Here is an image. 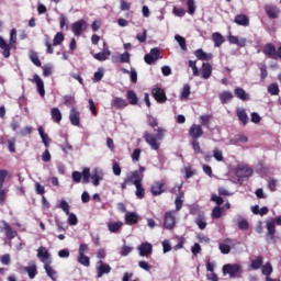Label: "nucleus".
<instances>
[{
	"label": "nucleus",
	"instance_id": "f257e3e1",
	"mask_svg": "<svg viewBox=\"0 0 281 281\" xmlns=\"http://www.w3.org/2000/svg\"><path fill=\"white\" fill-rule=\"evenodd\" d=\"M268 234H267V241L268 243H273L274 237H276V220L270 218L266 223Z\"/></svg>",
	"mask_w": 281,
	"mask_h": 281
},
{
	"label": "nucleus",
	"instance_id": "f03ea898",
	"mask_svg": "<svg viewBox=\"0 0 281 281\" xmlns=\"http://www.w3.org/2000/svg\"><path fill=\"white\" fill-rule=\"evenodd\" d=\"M143 180H144V175H140L137 171L130 172L125 177V181L133 183V186H138L139 183H142Z\"/></svg>",
	"mask_w": 281,
	"mask_h": 281
},
{
	"label": "nucleus",
	"instance_id": "7ed1b4c3",
	"mask_svg": "<svg viewBox=\"0 0 281 281\" xmlns=\"http://www.w3.org/2000/svg\"><path fill=\"white\" fill-rule=\"evenodd\" d=\"M150 192L154 196H159V194H164L166 192V181H157L155 182L151 188Z\"/></svg>",
	"mask_w": 281,
	"mask_h": 281
},
{
	"label": "nucleus",
	"instance_id": "20e7f679",
	"mask_svg": "<svg viewBox=\"0 0 281 281\" xmlns=\"http://www.w3.org/2000/svg\"><path fill=\"white\" fill-rule=\"evenodd\" d=\"M240 271V265L235 263H227L223 267V273L226 274L228 273V276L231 278H236V274Z\"/></svg>",
	"mask_w": 281,
	"mask_h": 281
},
{
	"label": "nucleus",
	"instance_id": "39448f33",
	"mask_svg": "<svg viewBox=\"0 0 281 281\" xmlns=\"http://www.w3.org/2000/svg\"><path fill=\"white\" fill-rule=\"evenodd\" d=\"M151 94L155 98V100L160 104H164L166 100H168V98L166 97V91H164V89L161 88H153Z\"/></svg>",
	"mask_w": 281,
	"mask_h": 281
},
{
	"label": "nucleus",
	"instance_id": "423d86ee",
	"mask_svg": "<svg viewBox=\"0 0 281 281\" xmlns=\"http://www.w3.org/2000/svg\"><path fill=\"white\" fill-rule=\"evenodd\" d=\"M37 258H40L42 260V262H44V265L52 263L49 251L47 250V248H45L43 246H41L37 249Z\"/></svg>",
	"mask_w": 281,
	"mask_h": 281
},
{
	"label": "nucleus",
	"instance_id": "0eeeda50",
	"mask_svg": "<svg viewBox=\"0 0 281 281\" xmlns=\"http://www.w3.org/2000/svg\"><path fill=\"white\" fill-rule=\"evenodd\" d=\"M87 30V22L85 20H79L72 24V32L75 36H80L82 32Z\"/></svg>",
	"mask_w": 281,
	"mask_h": 281
},
{
	"label": "nucleus",
	"instance_id": "6e6552de",
	"mask_svg": "<svg viewBox=\"0 0 281 281\" xmlns=\"http://www.w3.org/2000/svg\"><path fill=\"white\" fill-rule=\"evenodd\" d=\"M159 54H160L159 48H153L149 54L145 55V63H147V65H153V63H156V60H159L160 58Z\"/></svg>",
	"mask_w": 281,
	"mask_h": 281
},
{
	"label": "nucleus",
	"instance_id": "1a4fd4ad",
	"mask_svg": "<svg viewBox=\"0 0 281 281\" xmlns=\"http://www.w3.org/2000/svg\"><path fill=\"white\" fill-rule=\"evenodd\" d=\"M111 106L112 109H119V110L126 109V106H128V102L126 101V99L115 97L111 101Z\"/></svg>",
	"mask_w": 281,
	"mask_h": 281
},
{
	"label": "nucleus",
	"instance_id": "9d476101",
	"mask_svg": "<svg viewBox=\"0 0 281 281\" xmlns=\"http://www.w3.org/2000/svg\"><path fill=\"white\" fill-rule=\"evenodd\" d=\"M203 135V127L201 125L193 124L189 128V136L192 137V139H199Z\"/></svg>",
	"mask_w": 281,
	"mask_h": 281
},
{
	"label": "nucleus",
	"instance_id": "9b49d317",
	"mask_svg": "<svg viewBox=\"0 0 281 281\" xmlns=\"http://www.w3.org/2000/svg\"><path fill=\"white\" fill-rule=\"evenodd\" d=\"M97 265H98L97 267L98 278H102L104 273H111V266L104 263V261L100 260L97 262Z\"/></svg>",
	"mask_w": 281,
	"mask_h": 281
},
{
	"label": "nucleus",
	"instance_id": "f8f14e48",
	"mask_svg": "<svg viewBox=\"0 0 281 281\" xmlns=\"http://www.w3.org/2000/svg\"><path fill=\"white\" fill-rule=\"evenodd\" d=\"M32 82H35L41 98H45V83L43 82V79H41L38 75H34Z\"/></svg>",
	"mask_w": 281,
	"mask_h": 281
},
{
	"label": "nucleus",
	"instance_id": "ddd939ff",
	"mask_svg": "<svg viewBox=\"0 0 281 281\" xmlns=\"http://www.w3.org/2000/svg\"><path fill=\"white\" fill-rule=\"evenodd\" d=\"M263 54L273 60H278V53L276 50V46L273 44H267L263 47Z\"/></svg>",
	"mask_w": 281,
	"mask_h": 281
},
{
	"label": "nucleus",
	"instance_id": "4468645a",
	"mask_svg": "<svg viewBox=\"0 0 281 281\" xmlns=\"http://www.w3.org/2000/svg\"><path fill=\"white\" fill-rule=\"evenodd\" d=\"M3 231L5 232V236L9 240H12V238H16L19 236V233L16 231L12 229V226L8 224L5 221H2Z\"/></svg>",
	"mask_w": 281,
	"mask_h": 281
},
{
	"label": "nucleus",
	"instance_id": "2eb2a0df",
	"mask_svg": "<svg viewBox=\"0 0 281 281\" xmlns=\"http://www.w3.org/2000/svg\"><path fill=\"white\" fill-rule=\"evenodd\" d=\"M144 139L149 144L153 150H157L159 148V143L157 142L158 138H156L155 135L146 133Z\"/></svg>",
	"mask_w": 281,
	"mask_h": 281
},
{
	"label": "nucleus",
	"instance_id": "dca6fc26",
	"mask_svg": "<svg viewBox=\"0 0 281 281\" xmlns=\"http://www.w3.org/2000/svg\"><path fill=\"white\" fill-rule=\"evenodd\" d=\"M69 120L74 126H80V112L78 109H71Z\"/></svg>",
	"mask_w": 281,
	"mask_h": 281
},
{
	"label": "nucleus",
	"instance_id": "f3484780",
	"mask_svg": "<svg viewBox=\"0 0 281 281\" xmlns=\"http://www.w3.org/2000/svg\"><path fill=\"white\" fill-rule=\"evenodd\" d=\"M138 251H139V256H150V254H153V245L149 243H143L139 247H138Z\"/></svg>",
	"mask_w": 281,
	"mask_h": 281
},
{
	"label": "nucleus",
	"instance_id": "a211bd4d",
	"mask_svg": "<svg viewBox=\"0 0 281 281\" xmlns=\"http://www.w3.org/2000/svg\"><path fill=\"white\" fill-rule=\"evenodd\" d=\"M139 221V215L135 212H128L125 215V223L126 225H136Z\"/></svg>",
	"mask_w": 281,
	"mask_h": 281
},
{
	"label": "nucleus",
	"instance_id": "6ab92c4d",
	"mask_svg": "<svg viewBox=\"0 0 281 281\" xmlns=\"http://www.w3.org/2000/svg\"><path fill=\"white\" fill-rule=\"evenodd\" d=\"M175 215L172 212H167L165 214V227L166 229H172L175 227Z\"/></svg>",
	"mask_w": 281,
	"mask_h": 281
},
{
	"label": "nucleus",
	"instance_id": "aec40b11",
	"mask_svg": "<svg viewBox=\"0 0 281 281\" xmlns=\"http://www.w3.org/2000/svg\"><path fill=\"white\" fill-rule=\"evenodd\" d=\"M50 265L52 263L44 265V269L48 278L52 279L53 281H56L58 280V272L54 270V268Z\"/></svg>",
	"mask_w": 281,
	"mask_h": 281
},
{
	"label": "nucleus",
	"instance_id": "412c9836",
	"mask_svg": "<svg viewBox=\"0 0 281 281\" xmlns=\"http://www.w3.org/2000/svg\"><path fill=\"white\" fill-rule=\"evenodd\" d=\"M266 12L269 19H278L280 16V10L274 5H266Z\"/></svg>",
	"mask_w": 281,
	"mask_h": 281
},
{
	"label": "nucleus",
	"instance_id": "4be33fe9",
	"mask_svg": "<svg viewBox=\"0 0 281 281\" xmlns=\"http://www.w3.org/2000/svg\"><path fill=\"white\" fill-rule=\"evenodd\" d=\"M228 42L231 43V45H237V47H245V45H247L246 38H238L234 35L228 36Z\"/></svg>",
	"mask_w": 281,
	"mask_h": 281
},
{
	"label": "nucleus",
	"instance_id": "5701e85b",
	"mask_svg": "<svg viewBox=\"0 0 281 281\" xmlns=\"http://www.w3.org/2000/svg\"><path fill=\"white\" fill-rule=\"evenodd\" d=\"M195 56L199 58V60H212L214 58V55L212 53H205L203 49L195 50Z\"/></svg>",
	"mask_w": 281,
	"mask_h": 281
},
{
	"label": "nucleus",
	"instance_id": "b1692460",
	"mask_svg": "<svg viewBox=\"0 0 281 281\" xmlns=\"http://www.w3.org/2000/svg\"><path fill=\"white\" fill-rule=\"evenodd\" d=\"M109 56H111V50H109V48H103V50L101 53H97L93 55V58H95V60H108Z\"/></svg>",
	"mask_w": 281,
	"mask_h": 281
},
{
	"label": "nucleus",
	"instance_id": "393cba45",
	"mask_svg": "<svg viewBox=\"0 0 281 281\" xmlns=\"http://www.w3.org/2000/svg\"><path fill=\"white\" fill-rule=\"evenodd\" d=\"M122 225H124V223H122V222H110L108 224V229L112 234H117V232L122 229Z\"/></svg>",
	"mask_w": 281,
	"mask_h": 281
},
{
	"label": "nucleus",
	"instance_id": "a878e982",
	"mask_svg": "<svg viewBox=\"0 0 281 281\" xmlns=\"http://www.w3.org/2000/svg\"><path fill=\"white\" fill-rule=\"evenodd\" d=\"M21 270L24 271L25 273H29V278H31V280H34V278H36V265L35 263H33L32 266H29V267H22Z\"/></svg>",
	"mask_w": 281,
	"mask_h": 281
},
{
	"label": "nucleus",
	"instance_id": "bb28decb",
	"mask_svg": "<svg viewBox=\"0 0 281 281\" xmlns=\"http://www.w3.org/2000/svg\"><path fill=\"white\" fill-rule=\"evenodd\" d=\"M52 120L55 121L57 124H60L63 120V113H60V110L58 108H53L50 110Z\"/></svg>",
	"mask_w": 281,
	"mask_h": 281
},
{
	"label": "nucleus",
	"instance_id": "cd10ccee",
	"mask_svg": "<svg viewBox=\"0 0 281 281\" xmlns=\"http://www.w3.org/2000/svg\"><path fill=\"white\" fill-rule=\"evenodd\" d=\"M210 76H212V65H210V63H204L202 65V78H204V80H207Z\"/></svg>",
	"mask_w": 281,
	"mask_h": 281
},
{
	"label": "nucleus",
	"instance_id": "c85d7f7f",
	"mask_svg": "<svg viewBox=\"0 0 281 281\" xmlns=\"http://www.w3.org/2000/svg\"><path fill=\"white\" fill-rule=\"evenodd\" d=\"M235 95L244 102H247V100H249V93H247L243 88H235Z\"/></svg>",
	"mask_w": 281,
	"mask_h": 281
},
{
	"label": "nucleus",
	"instance_id": "c756f323",
	"mask_svg": "<svg viewBox=\"0 0 281 281\" xmlns=\"http://www.w3.org/2000/svg\"><path fill=\"white\" fill-rule=\"evenodd\" d=\"M233 99L234 94L229 91H223L222 93H220V100L222 104H227V102H232Z\"/></svg>",
	"mask_w": 281,
	"mask_h": 281
},
{
	"label": "nucleus",
	"instance_id": "7c9ffc66",
	"mask_svg": "<svg viewBox=\"0 0 281 281\" xmlns=\"http://www.w3.org/2000/svg\"><path fill=\"white\" fill-rule=\"evenodd\" d=\"M212 40L216 47H221L225 43V37L221 33H213Z\"/></svg>",
	"mask_w": 281,
	"mask_h": 281
},
{
	"label": "nucleus",
	"instance_id": "2f4dec72",
	"mask_svg": "<svg viewBox=\"0 0 281 281\" xmlns=\"http://www.w3.org/2000/svg\"><path fill=\"white\" fill-rule=\"evenodd\" d=\"M235 23H237V25H244V27H247V25H249V18H247L245 14L236 15Z\"/></svg>",
	"mask_w": 281,
	"mask_h": 281
},
{
	"label": "nucleus",
	"instance_id": "473e14b6",
	"mask_svg": "<svg viewBox=\"0 0 281 281\" xmlns=\"http://www.w3.org/2000/svg\"><path fill=\"white\" fill-rule=\"evenodd\" d=\"M237 116L239 122H243L244 126L247 125V122H249V116H247L245 109H237Z\"/></svg>",
	"mask_w": 281,
	"mask_h": 281
},
{
	"label": "nucleus",
	"instance_id": "72a5a7b5",
	"mask_svg": "<svg viewBox=\"0 0 281 281\" xmlns=\"http://www.w3.org/2000/svg\"><path fill=\"white\" fill-rule=\"evenodd\" d=\"M233 240L229 238L225 239V244H220V250L223 254H229L232 251V247H229V245H232Z\"/></svg>",
	"mask_w": 281,
	"mask_h": 281
},
{
	"label": "nucleus",
	"instance_id": "f704fd0d",
	"mask_svg": "<svg viewBox=\"0 0 281 281\" xmlns=\"http://www.w3.org/2000/svg\"><path fill=\"white\" fill-rule=\"evenodd\" d=\"M236 223L239 229H249V222H247L243 216L236 218Z\"/></svg>",
	"mask_w": 281,
	"mask_h": 281
},
{
	"label": "nucleus",
	"instance_id": "c9c22d12",
	"mask_svg": "<svg viewBox=\"0 0 281 281\" xmlns=\"http://www.w3.org/2000/svg\"><path fill=\"white\" fill-rule=\"evenodd\" d=\"M261 273L266 276V278H269L271 273H273V267H271V263L267 262L261 267Z\"/></svg>",
	"mask_w": 281,
	"mask_h": 281
},
{
	"label": "nucleus",
	"instance_id": "e433bc0d",
	"mask_svg": "<svg viewBox=\"0 0 281 281\" xmlns=\"http://www.w3.org/2000/svg\"><path fill=\"white\" fill-rule=\"evenodd\" d=\"M175 40L180 45L183 52H188V44H186V38L181 35H175Z\"/></svg>",
	"mask_w": 281,
	"mask_h": 281
},
{
	"label": "nucleus",
	"instance_id": "4c0bfd02",
	"mask_svg": "<svg viewBox=\"0 0 281 281\" xmlns=\"http://www.w3.org/2000/svg\"><path fill=\"white\" fill-rule=\"evenodd\" d=\"M225 212L224 207L215 206L212 211V218H221Z\"/></svg>",
	"mask_w": 281,
	"mask_h": 281
},
{
	"label": "nucleus",
	"instance_id": "58836bf2",
	"mask_svg": "<svg viewBox=\"0 0 281 281\" xmlns=\"http://www.w3.org/2000/svg\"><path fill=\"white\" fill-rule=\"evenodd\" d=\"M78 263L82 265L83 267H90L91 261L88 256L86 255H78Z\"/></svg>",
	"mask_w": 281,
	"mask_h": 281
},
{
	"label": "nucleus",
	"instance_id": "ea45409f",
	"mask_svg": "<svg viewBox=\"0 0 281 281\" xmlns=\"http://www.w3.org/2000/svg\"><path fill=\"white\" fill-rule=\"evenodd\" d=\"M136 188V196L137 199H144V196L146 195V190H144V187H142V182L138 184H135Z\"/></svg>",
	"mask_w": 281,
	"mask_h": 281
},
{
	"label": "nucleus",
	"instance_id": "a19ab883",
	"mask_svg": "<svg viewBox=\"0 0 281 281\" xmlns=\"http://www.w3.org/2000/svg\"><path fill=\"white\" fill-rule=\"evenodd\" d=\"M127 100L130 102V104H137V94L135 93V91L133 90H128L127 91Z\"/></svg>",
	"mask_w": 281,
	"mask_h": 281
},
{
	"label": "nucleus",
	"instance_id": "79ce46f5",
	"mask_svg": "<svg viewBox=\"0 0 281 281\" xmlns=\"http://www.w3.org/2000/svg\"><path fill=\"white\" fill-rule=\"evenodd\" d=\"M63 41H65V35L60 32L57 33L53 40L54 47L60 45V43H63Z\"/></svg>",
	"mask_w": 281,
	"mask_h": 281
},
{
	"label": "nucleus",
	"instance_id": "37998d69",
	"mask_svg": "<svg viewBox=\"0 0 281 281\" xmlns=\"http://www.w3.org/2000/svg\"><path fill=\"white\" fill-rule=\"evenodd\" d=\"M268 91L271 95H278V93H280V88L278 87L277 83H271L268 87Z\"/></svg>",
	"mask_w": 281,
	"mask_h": 281
},
{
	"label": "nucleus",
	"instance_id": "c03bdc74",
	"mask_svg": "<svg viewBox=\"0 0 281 281\" xmlns=\"http://www.w3.org/2000/svg\"><path fill=\"white\" fill-rule=\"evenodd\" d=\"M259 267H262V256H258L257 259L251 261V269L256 270Z\"/></svg>",
	"mask_w": 281,
	"mask_h": 281
},
{
	"label": "nucleus",
	"instance_id": "a18cd8bd",
	"mask_svg": "<svg viewBox=\"0 0 281 281\" xmlns=\"http://www.w3.org/2000/svg\"><path fill=\"white\" fill-rule=\"evenodd\" d=\"M190 98V85H186L181 91V99L188 100Z\"/></svg>",
	"mask_w": 281,
	"mask_h": 281
},
{
	"label": "nucleus",
	"instance_id": "49530a36",
	"mask_svg": "<svg viewBox=\"0 0 281 281\" xmlns=\"http://www.w3.org/2000/svg\"><path fill=\"white\" fill-rule=\"evenodd\" d=\"M195 223H196L198 227H200V229H205V227H207V223L205 222V217L199 216L195 220Z\"/></svg>",
	"mask_w": 281,
	"mask_h": 281
},
{
	"label": "nucleus",
	"instance_id": "de8ad7c7",
	"mask_svg": "<svg viewBox=\"0 0 281 281\" xmlns=\"http://www.w3.org/2000/svg\"><path fill=\"white\" fill-rule=\"evenodd\" d=\"M213 157L216 159V161H223V151L218 148L213 149Z\"/></svg>",
	"mask_w": 281,
	"mask_h": 281
},
{
	"label": "nucleus",
	"instance_id": "09e8293b",
	"mask_svg": "<svg viewBox=\"0 0 281 281\" xmlns=\"http://www.w3.org/2000/svg\"><path fill=\"white\" fill-rule=\"evenodd\" d=\"M186 1H187L189 14H194V12H196V5L194 4V0H186Z\"/></svg>",
	"mask_w": 281,
	"mask_h": 281
},
{
	"label": "nucleus",
	"instance_id": "8fccbe9b",
	"mask_svg": "<svg viewBox=\"0 0 281 281\" xmlns=\"http://www.w3.org/2000/svg\"><path fill=\"white\" fill-rule=\"evenodd\" d=\"M238 142H241V144H247L248 138L244 135H238L237 138L231 139V144H238Z\"/></svg>",
	"mask_w": 281,
	"mask_h": 281
},
{
	"label": "nucleus",
	"instance_id": "3c124183",
	"mask_svg": "<svg viewBox=\"0 0 281 281\" xmlns=\"http://www.w3.org/2000/svg\"><path fill=\"white\" fill-rule=\"evenodd\" d=\"M64 104L66 106H74V104H76V99H74V97H71V95H66L64 98Z\"/></svg>",
	"mask_w": 281,
	"mask_h": 281
},
{
	"label": "nucleus",
	"instance_id": "603ef678",
	"mask_svg": "<svg viewBox=\"0 0 281 281\" xmlns=\"http://www.w3.org/2000/svg\"><path fill=\"white\" fill-rule=\"evenodd\" d=\"M189 67L193 70V76H200L199 68L196 67V60H189Z\"/></svg>",
	"mask_w": 281,
	"mask_h": 281
},
{
	"label": "nucleus",
	"instance_id": "864d4df0",
	"mask_svg": "<svg viewBox=\"0 0 281 281\" xmlns=\"http://www.w3.org/2000/svg\"><path fill=\"white\" fill-rule=\"evenodd\" d=\"M58 207H60L65 214H69V203H67V201L61 200Z\"/></svg>",
	"mask_w": 281,
	"mask_h": 281
},
{
	"label": "nucleus",
	"instance_id": "5fc2aeb1",
	"mask_svg": "<svg viewBox=\"0 0 281 281\" xmlns=\"http://www.w3.org/2000/svg\"><path fill=\"white\" fill-rule=\"evenodd\" d=\"M30 58L33 65H36V67H41V59H38V55L36 53H31Z\"/></svg>",
	"mask_w": 281,
	"mask_h": 281
},
{
	"label": "nucleus",
	"instance_id": "6e6d98bb",
	"mask_svg": "<svg viewBox=\"0 0 281 281\" xmlns=\"http://www.w3.org/2000/svg\"><path fill=\"white\" fill-rule=\"evenodd\" d=\"M192 147L194 153H196L198 155H201V153H203V150H201V145L199 144V140H196V138L192 140Z\"/></svg>",
	"mask_w": 281,
	"mask_h": 281
},
{
	"label": "nucleus",
	"instance_id": "4d7b16f0",
	"mask_svg": "<svg viewBox=\"0 0 281 281\" xmlns=\"http://www.w3.org/2000/svg\"><path fill=\"white\" fill-rule=\"evenodd\" d=\"M69 225H78V217L74 213L67 214Z\"/></svg>",
	"mask_w": 281,
	"mask_h": 281
},
{
	"label": "nucleus",
	"instance_id": "13d9d810",
	"mask_svg": "<svg viewBox=\"0 0 281 281\" xmlns=\"http://www.w3.org/2000/svg\"><path fill=\"white\" fill-rule=\"evenodd\" d=\"M82 178H83V183H89V179L91 178V171L89 170V168L83 169Z\"/></svg>",
	"mask_w": 281,
	"mask_h": 281
},
{
	"label": "nucleus",
	"instance_id": "bf43d9fd",
	"mask_svg": "<svg viewBox=\"0 0 281 281\" xmlns=\"http://www.w3.org/2000/svg\"><path fill=\"white\" fill-rule=\"evenodd\" d=\"M71 177L75 183H80V181H82V173H80V171H74Z\"/></svg>",
	"mask_w": 281,
	"mask_h": 281
},
{
	"label": "nucleus",
	"instance_id": "052dcab7",
	"mask_svg": "<svg viewBox=\"0 0 281 281\" xmlns=\"http://www.w3.org/2000/svg\"><path fill=\"white\" fill-rule=\"evenodd\" d=\"M113 173L115 177H120L122 175V168L120 167V164L114 162L112 167Z\"/></svg>",
	"mask_w": 281,
	"mask_h": 281
},
{
	"label": "nucleus",
	"instance_id": "680f3d73",
	"mask_svg": "<svg viewBox=\"0 0 281 281\" xmlns=\"http://www.w3.org/2000/svg\"><path fill=\"white\" fill-rule=\"evenodd\" d=\"M32 134V127L31 126H25L24 128L20 130L19 135L22 137H25V135H31Z\"/></svg>",
	"mask_w": 281,
	"mask_h": 281
},
{
	"label": "nucleus",
	"instance_id": "e2e57ef3",
	"mask_svg": "<svg viewBox=\"0 0 281 281\" xmlns=\"http://www.w3.org/2000/svg\"><path fill=\"white\" fill-rule=\"evenodd\" d=\"M15 144H16L15 138H12V139L8 140V148L10 150V153H16V149L14 148Z\"/></svg>",
	"mask_w": 281,
	"mask_h": 281
},
{
	"label": "nucleus",
	"instance_id": "0e129e2a",
	"mask_svg": "<svg viewBox=\"0 0 281 281\" xmlns=\"http://www.w3.org/2000/svg\"><path fill=\"white\" fill-rule=\"evenodd\" d=\"M35 192L36 194H45V187H43L41 183L35 182Z\"/></svg>",
	"mask_w": 281,
	"mask_h": 281
},
{
	"label": "nucleus",
	"instance_id": "69168bd1",
	"mask_svg": "<svg viewBox=\"0 0 281 281\" xmlns=\"http://www.w3.org/2000/svg\"><path fill=\"white\" fill-rule=\"evenodd\" d=\"M45 45L47 47V54H54V48L52 47V42L49 41V36L45 38Z\"/></svg>",
	"mask_w": 281,
	"mask_h": 281
},
{
	"label": "nucleus",
	"instance_id": "338daca9",
	"mask_svg": "<svg viewBox=\"0 0 281 281\" xmlns=\"http://www.w3.org/2000/svg\"><path fill=\"white\" fill-rule=\"evenodd\" d=\"M211 201H214V203H216V205H223V203H224L223 198H221V196H218L216 194H213L211 196Z\"/></svg>",
	"mask_w": 281,
	"mask_h": 281
},
{
	"label": "nucleus",
	"instance_id": "774afa93",
	"mask_svg": "<svg viewBox=\"0 0 281 281\" xmlns=\"http://www.w3.org/2000/svg\"><path fill=\"white\" fill-rule=\"evenodd\" d=\"M16 43V29H12L10 33V45Z\"/></svg>",
	"mask_w": 281,
	"mask_h": 281
}]
</instances>
